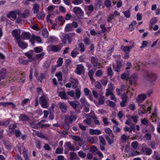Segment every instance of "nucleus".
<instances>
[{"label":"nucleus","mask_w":160,"mask_h":160,"mask_svg":"<svg viewBox=\"0 0 160 160\" xmlns=\"http://www.w3.org/2000/svg\"><path fill=\"white\" fill-rule=\"evenodd\" d=\"M144 151L145 152L146 154L148 155H150L152 152L151 149L148 148H145Z\"/></svg>","instance_id":"ea45409f"},{"label":"nucleus","mask_w":160,"mask_h":160,"mask_svg":"<svg viewBox=\"0 0 160 160\" xmlns=\"http://www.w3.org/2000/svg\"><path fill=\"white\" fill-rule=\"evenodd\" d=\"M146 98V96L144 94H140L138 95L136 99V102L139 103L142 102Z\"/></svg>","instance_id":"9b49d317"},{"label":"nucleus","mask_w":160,"mask_h":160,"mask_svg":"<svg viewBox=\"0 0 160 160\" xmlns=\"http://www.w3.org/2000/svg\"><path fill=\"white\" fill-rule=\"evenodd\" d=\"M102 95L103 94L102 92L100 93L99 94V97L98 99V102L97 103L95 101H94L95 103L97 106L98 105H102L104 103L105 98Z\"/></svg>","instance_id":"0eeeda50"},{"label":"nucleus","mask_w":160,"mask_h":160,"mask_svg":"<svg viewBox=\"0 0 160 160\" xmlns=\"http://www.w3.org/2000/svg\"><path fill=\"white\" fill-rule=\"evenodd\" d=\"M78 153L79 157L81 158H84L86 156V154L82 151H79Z\"/></svg>","instance_id":"6e6d98bb"},{"label":"nucleus","mask_w":160,"mask_h":160,"mask_svg":"<svg viewBox=\"0 0 160 160\" xmlns=\"http://www.w3.org/2000/svg\"><path fill=\"white\" fill-rule=\"evenodd\" d=\"M67 94L72 98H75L74 92L73 90L68 92H67Z\"/></svg>","instance_id":"3c124183"},{"label":"nucleus","mask_w":160,"mask_h":160,"mask_svg":"<svg viewBox=\"0 0 160 160\" xmlns=\"http://www.w3.org/2000/svg\"><path fill=\"white\" fill-rule=\"evenodd\" d=\"M102 120L103 123L106 126L109 123V122L108 121V118L105 117H102Z\"/></svg>","instance_id":"69168bd1"},{"label":"nucleus","mask_w":160,"mask_h":160,"mask_svg":"<svg viewBox=\"0 0 160 160\" xmlns=\"http://www.w3.org/2000/svg\"><path fill=\"white\" fill-rule=\"evenodd\" d=\"M91 61L92 64L95 67L99 66L101 65L100 63L98 62V59L94 57L91 58Z\"/></svg>","instance_id":"f3484780"},{"label":"nucleus","mask_w":160,"mask_h":160,"mask_svg":"<svg viewBox=\"0 0 160 160\" xmlns=\"http://www.w3.org/2000/svg\"><path fill=\"white\" fill-rule=\"evenodd\" d=\"M134 92V90L132 88H129L127 92V93L128 96L131 98Z\"/></svg>","instance_id":"cd10ccee"},{"label":"nucleus","mask_w":160,"mask_h":160,"mask_svg":"<svg viewBox=\"0 0 160 160\" xmlns=\"http://www.w3.org/2000/svg\"><path fill=\"white\" fill-rule=\"evenodd\" d=\"M20 120L22 121H29L30 119L29 117L25 114H21L19 117Z\"/></svg>","instance_id":"6ab92c4d"},{"label":"nucleus","mask_w":160,"mask_h":160,"mask_svg":"<svg viewBox=\"0 0 160 160\" xmlns=\"http://www.w3.org/2000/svg\"><path fill=\"white\" fill-rule=\"evenodd\" d=\"M6 70L4 68H2L0 70V81L4 78L6 75Z\"/></svg>","instance_id":"a211bd4d"},{"label":"nucleus","mask_w":160,"mask_h":160,"mask_svg":"<svg viewBox=\"0 0 160 160\" xmlns=\"http://www.w3.org/2000/svg\"><path fill=\"white\" fill-rule=\"evenodd\" d=\"M43 50V48L41 47H37L34 48V52L36 53H40Z\"/></svg>","instance_id":"f704fd0d"},{"label":"nucleus","mask_w":160,"mask_h":160,"mask_svg":"<svg viewBox=\"0 0 160 160\" xmlns=\"http://www.w3.org/2000/svg\"><path fill=\"white\" fill-rule=\"evenodd\" d=\"M129 88V87L127 85H122L121 88V90L122 91H124L126 90L127 91Z\"/></svg>","instance_id":"13d9d810"},{"label":"nucleus","mask_w":160,"mask_h":160,"mask_svg":"<svg viewBox=\"0 0 160 160\" xmlns=\"http://www.w3.org/2000/svg\"><path fill=\"white\" fill-rule=\"evenodd\" d=\"M57 40V38L54 37H51L48 39V42L50 43H53L54 42Z\"/></svg>","instance_id":"603ef678"},{"label":"nucleus","mask_w":160,"mask_h":160,"mask_svg":"<svg viewBox=\"0 0 160 160\" xmlns=\"http://www.w3.org/2000/svg\"><path fill=\"white\" fill-rule=\"evenodd\" d=\"M57 67H59L61 66L63 62V59L61 58H59L58 59L57 61Z\"/></svg>","instance_id":"a19ab883"},{"label":"nucleus","mask_w":160,"mask_h":160,"mask_svg":"<svg viewBox=\"0 0 160 160\" xmlns=\"http://www.w3.org/2000/svg\"><path fill=\"white\" fill-rule=\"evenodd\" d=\"M74 13L77 16L81 17L84 16V13L81 8L75 7L73 10Z\"/></svg>","instance_id":"20e7f679"},{"label":"nucleus","mask_w":160,"mask_h":160,"mask_svg":"<svg viewBox=\"0 0 160 160\" xmlns=\"http://www.w3.org/2000/svg\"><path fill=\"white\" fill-rule=\"evenodd\" d=\"M105 131L107 134L109 135L111 134L112 133V130L108 127L106 128L105 129Z\"/></svg>","instance_id":"774afa93"},{"label":"nucleus","mask_w":160,"mask_h":160,"mask_svg":"<svg viewBox=\"0 0 160 160\" xmlns=\"http://www.w3.org/2000/svg\"><path fill=\"white\" fill-rule=\"evenodd\" d=\"M130 118L132 119L133 121L134 122L136 123L138 122L139 117L137 116H132Z\"/></svg>","instance_id":"8fccbe9b"},{"label":"nucleus","mask_w":160,"mask_h":160,"mask_svg":"<svg viewBox=\"0 0 160 160\" xmlns=\"http://www.w3.org/2000/svg\"><path fill=\"white\" fill-rule=\"evenodd\" d=\"M157 22L156 18L155 17L152 18L149 22L150 24L151 25L155 24Z\"/></svg>","instance_id":"37998d69"},{"label":"nucleus","mask_w":160,"mask_h":160,"mask_svg":"<svg viewBox=\"0 0 160 160\" xmlns=\"http://www.w3.org/2000/svg\"><path fill=\"white\" fill-rule=\"evenodd\" d=\"M73 28L72 25L70 23L67 24L64 28V31L65 32H69L72 31L73 30Z\"/></svg>","instance_id":"4be33fe9"},{"label":"nucleus","mask_w":160,"mask_h":160,"mask_svg":"<svg viewBox=\"0 0 160 160\" xmlns=\"http://www.w3.org/2000/svg\"><path fill=\"white\" fill-rule=\"evenodd\" d=\"M137 78V75L135 74H133L129 78V81L132 83L135 82Z\"/></svg>","instance_id":"393cba45"},{"label":"nucleus","mask_w":160,"mask_h":160,"mask_svg":"<svg viewBox=\"0 0 160 160\" xmlns=\"http://www.w3.org/2000/svg\"><path fill=\"white\" fill-rule=\"evenodd\" d=\"M117 116L118 118L121 119L124 116V112L122 111H120L118 112Z\"/></svg>","instance_id":"052dcab7"},{"label":"nucleus","mask_w":160,"mask_h":160,"mask_svg":"<svg viewBox=\"0 0 160 160\" xmlns=\"http://www.w3.org/2000/svg\"><path fill=\"white\" fill-rule=\"evenodd\" d=\"M33 51L31 50V51L26 52L25 53V55L28 58H31L32 57L33 54Z\"/></svg>","instance_id":"79ce46f5"},{"label":"nucleus","mask_w":160,"mask_h":160,"mask_svg":"<svg viewBox=\"0 0 160 160\" xmlns=\"http://www.w3.org/2000/svg\"><path fill=\"white\" fill-rule=\"evenodd\" d=\"M58 132L60 136L63 137H66V135L68 134V132L66 131H62L61 130H59L58 131Z\"/></svg>","instance_id":"473e14b6"},{"label":"nucleus","mask_w":160,"mask_h":160,"mask_svg":"<svg viewBox=\"0 0 160 160\" xmlns=\"http://www.w3.org/2000/svg\"><path fill=\"white\" fill-rule=\"evenodd\" d=\"M78 50L81 52L85 51V48L84 44L82 43H80L78 45Z\"/></svg>","instance_id":"c85d7f7f"},{"label":"nucleus","mask_w":160,"mask_h":160,"mask_svg":"<svg viewBox=\"0 0 160 160\" xmlns=\"http://www.w3.org/2000/svg\"><path fill=\"white\" fill-rule=\"evenodd\" d=\"M69 103L74 109H76L77 105L79 104L78 102H77L69 101Z\"/></svg>","instance_id":"4c0bfd02"},{"label":"nucleus","mask_w":160,"mask_h":160,"mask_svg":"<svg viewBox=\"0 0 160 160\" xmlns=\"http://www.w3.org/2000/svg\"><path fill=\"white\" fill-rule=\"evenodd\" d=\"M94 72V70H90L88 72V76L89 77L90 79L92 80H93V74Z\"/></svg>","instance_id":"de8ad7c7"},{"label":"nucleus","mask_w":160,"mask_h":160,"mask_svg":"<svg viewBox=\"0 0 160 160\" xmlns=\"http://www.w3.org/2000/svg\"><path fill=\"white\" fill-rule=\"evenodd\" d=\"M55 76L58 78L59 81H62V75L61 72H59L58 73H56Z\"/></svg>","instance_id":"5fc2aeb1"},{"label":"nucleus","mask_w":160,"mask_h":160,"mask_svg":"<svg viewBox=\"0 0 160 160\" xmlns=\"http://www.w3.org/2000/svg\"><path fill=\"white\" fill-rule=\"evenodd\" d=\"M29 15V12L27 10H25L22 14L20 13V16L23 18H26Z\"/></svg>","instance_id":"a878e982"},{"label":"nucleus","mask_w":160,"mask_h":160,"mask_svg":"<svg viewBox=\"0 0 160 160\" xmlns=\"http://www.w3.org/2000/svg\"><path fill=\"white\" fill-rule=\"evenodd\" d=\"M124 16L127 18H129L130 15V11L129 10H127L125 12H123Z\"/></svg>","instance_id":"a18cd8bd"},{"label":"nucleus","mask_w":160,"mask_h":160,"mask_svg":"<svg viewBox=\"0 0 160 160\" xmlns=\"http://www.w3.org/2000/svg\"><path fill=\"white\" fill-rule=\"evenodd\" d=\"M59 105L61 111L63 113L66 112L67 110V106L64 103L62 102H59Z\"/></svg>","instance_id":"dca6fc26"},{"label":"nucleus","mask_w":160,"mask_h":160,"mask_svg":"<svg viewBox=\"0 0 160 160\" xmlns=\"http://www.w3.org/2000/svg\"><path fill=\"white\" fill-rule=\"evenodd\" d=\"M70 160H75L77 158V155L76 153L74 152H71L70 153Z\"/></svg>","instance_id":"bb28decb"},{"label":"nucleus","mask_w":160,"mask_h":160,"mask_svg":"<svg viewBox=\"0 0 160 160\" xmlns=\"http://www.w3.org/2000/svg\"><path fill=\"white\" fill-rule=\"evenodd\" d=\"M84 9L86 12V14L89 15L93 10L94 8L92 5H87L85 6Z\"/></svg>","instance_id":"6e6552de"},{"label":"nucleus","mask_w":160,"mask_h":160,"mask_svg":"<svg viewBox=\"0 0 160 160\" xmlns=\"http://www.w3.org/2000/svg\"><path fill=\"white\" fill-rule=\"evenodd\" d=\"M12 34L13 37L15 38L16 41L20 39L21 37V30L19 29H15L12 31Z\"/></svg>","instance_id":"7ed1b4c3"},{"label":"nucleus","mask_w":160,"mask_h":160,"mask_svg":"<svg viewBox=\"0 0 160 160\" xmlns=\"http://www.w3.org/2000/svg\"><path fill=\"white\" fill-rule=\"evenodd\" d=\"M114 18L115 17H114V14H111L107 18V21L108 22H110L112 19Z\"/></svg>","instance_id":"0e129e2a"},{"label":"nucleus","mask_w":160,"mask_h":160,"mask_svg":"<svg viewBox=\"0 0 160 160\" xmlns=\"http://www.w3.org/2000/svg\"><path fill=\"white\" fill-rule=\"evenodd\" d=\"M89 133L91 135H99L101 134L102 132L98 129H90L89 130Z\"/></svg>","instance_id":"4468645a"},{"label":"nucleus","mask_w":160,"mask_h":160,"mask_svg":"<svg viewBox=\"0 0 160 160\" xmlns=\"http://www.w3.org/2000/svg\"><path fill=\"white\" fill-rule=\"evenodd\" d=\"M81 94V92L80 90L76 89L75 91V95L77 99L79 98Z\"/></svg>","instance_id":"864d4df0"},{"label":"nucleus","mask_w":160,"mask_h":160,"mask_svg":"<svg viewBox=\"0 0 160 160\" xmlns=\"http://www.w3.org/2000/svg\"><path fill=\"white\" fill-rule=\"evenodd\" d=\"M37 135L39 137L43 139H46V138L45 136H44V135L42 134L40 132H37Z\"/></svg>","instance_id":"4d7b16f0"},{"label":"nucleus","mask_w":160,"mask_h":160,"mask_svg":"<svg viewBox=\"0 0 160 160\" xmlns=\"http://www.w3.org/2000/svg\"><path fill=\"white\" fill-rule=\"evenodd\" d=\"M78 53V51H75V50H74L71 52V56L72 57L75 58L76 57Z\"/></svg>","instance_id":"bf43d9fd"},{"label":"nucleus","mask_w":160,"mask_h":160,"mask_svg":"<svg viewBox=\"0 0 160 160\" xmlns=\"http://www.w3.org/2000/svg\"><path fill=\"white\" fill-rule=\"evenodd\" d=\"M16 42L18 43V46L22 49H24L27 47L28 44L22 41H20V39L16 41Z\"/></svg>","instance_id":"2eb2a0df"},{"label":"nucleus","mask_w":160,"mask_h":160,"mask_svg":"<svg viewBox=\"0 0 160 160\" xmlns=\"http://www.w3.org/2000/svg\"><path fill=\"white\" fill-rule=\"evenodd\" d=\"M48 101L49 99L45 94H43V95L40 97L39 103L41 106L43 108H48Z\"/></svg>","instance_id":"f257e3e1"},{"label":"nucleus","mask_w":160,"mask_h":160,"mask_svg":"<svg viewBox=\"0 0 160 160\" xmlns=\"http://www.w3.org/2000/svg\"><path fill=\"white\" fill-rule=\"evenodd\" d=\"M15 136L17 137H20L21 136V139L24 140L26 139V136L25 135H21V132L19 130H15Z\"/></svg>","instance_id":"aec40b11"},{"label":"nucleus","mask_w":160,"mask_h":160,"mask_svg":"<svg viewBox=\"0 0 160 160\" xmlns=\"http://www.w3.org/2000/svg\"><path fill=\"white\" fill-rule=\"evenodd\" d=\"M4 144L8 149H10L11 148L12 146L10 143H9L6 141H4Z\"/></svg>","instance_id":"09e8293b"},{"label":"nucleus","mask_w":160,"mask_h":160,"mask_svg":"<svg viewBox=\"0 0 160 160\" xmlns=\"http://www.w3.org/2000/svg\"><path fill=\"white\" fill-rule=\"evenodd\" d=\"M146 77L149 79V83L150 85H153L155 81L158 79L157 74L153 72H148Z\"/></svg>","instance_id":"f03ea898"},{"label":"nucleus","mask_w":160,"mask_h":160,"mask_svg":"<svg viewBox=\"0 0 160 160\" xmlns=\"http://www.w3.org/2000/svg\"><path fill=\"white\" fill-rule=\"evenodd\" d=\"M35 41H36L39 43H41L42 42V40L39 37L33 35L30 40V42L32 44H33Z\"/></svg>","instance_id":"f8f14e48"},{"label":"nucleus","mask_w":160,"mask_h":160,"mask_svg":"<svg viewBox=\"0 0 160 160\" xmlns=\"http://www.w3.org/2000/svg\"><path fill=\"white\" fill-rule=\"evenodd\" d=\"M128 97V95H127V93H124L122 96V100L127 101Z\"/></svg>","instance_id":"338daca9"},{"label":"nucleus","mask_w":160,"mask_h":160,"mask_svg":"<svg viewBox=\"0 0 160 160\" xmlns=\"http://www.w3.org/2000/svg\"><path fill=\"white\" fill-rule=\"evenodd\" d=\"M40 6L38 4H35L33 5V10H34V13H35L38 12L39 10Z\"/></svg>","instance_id":"e433bc0d"},{"label":"nucleus","mask_w":160,"mask_h":160,"mask_svg":"<svg viewBox=\"0 0 160 160\" xmlns=\"http://www.w3.org/2000/svg\"><path fill=\"white\" fill-rule=\"evenodd\" d=\"M42 34L44 38H47L48 36V32L47 29L44 28L43 29Z\"/></svg>","instance_id":"72a5a7b5"},{"label":"nucleus","mask_w":160,"mask_h":160,"mask_svg":"<svg viewBox=\"0 0 160 160\" xmlns=\"http://www.w3.org/2000/svg\"><path fill=\"white\" fill-rule=\"evenodd\" d=\"M56 7L55 6L53 5H51L49 6L48 8L47 9L48 11L50 13H51V12L53 10L55 9Z\"/></svg>","instance_id":"49530a36"},{"label":"nucleus","mask_w":160,"mask_h":160,"mask_svg":"<svg viewBox=\"0 0 160 160\" xmlns=\"http://www.w3.org/2000/svg\"><path fill=\"white\" fill-rule=\"evenodd\" d=\"M121 66L122 65H120V64H117L116 66H113V67L115 69V71L118 72H119V69Z\"/></svg>","instance_id":"e2e57ef3"},{"label":"nucleus","mask_w":160,"mask_h":160,"mask_svg":"<svg viewBox=\"0 0 160 160\" xmlns=\"http://www.w3.org/2000/svg\"><path fill=\"white\" fill-rule=\"evenodd\" d=\"M61 48V47L59 45L57 46L50 45L48 47V49L51 50L52 51L54 52L59 51Z\"/></svg>","instance_id":"1a4fd4ad"},{"label":"nucleus","mask_w":160,"mask_h":160,"mask_svg":"<svg viewBox=\"0 0 160 160\" xmlns=\"http://www.w3.org/2000/svg\"><path fill=\"white\" fill-rule=\"evenodd\" d=\"M22 35L26 39H28L30 37V34L29 33L27 32H24L22 34Z\"/></svg>","instance_id":"58836bf2"},{"label":"nucleus","mask_w":160,"mask_h":160,"mask_svg":"<svg viewBox=\"0 0 160 160\" xmlns=\"http://www.w3.org/2000/svg\"><path fill=\"white\" fill-rule=\"evenodd\" d=\"M141 124L147 126L148 124V120L145 118L141 120Z\"/></svg>","instance_id":"c9c22d12"},{"label":"nucleus","mask_w":160,"mask_h":160,"mask_svg":"<svg viewBox=\"0 0 160 160\" xmlns=\"http://www.w3.org/2000/svg\"><path fill=\"white\" fill-rule=\"evenodd\" d=\"M83 122L88 125H91L92 122V118H87L86 119L83 121Z\"/></svg>","instance_id":"7c9ffc66"},{"label":"nucleus","mask_w":160,"mask_h":160,"mask_svg":"<svg viewBox=\"0 0 160 160\" xmlns=\"http://www.w3.org/2000/svg\"><path fill=\"white\" fill-rule=\"evenodd\" d=\"M131 44H132V45L130 46H126L124 47L123 48V50L126 53H128L129 52L130 49L132 48L133 46V43L132 42H131Z\"/></svg>","instance_id":"412c9836"},{"label":"nucleus","mask_w":160,"mask_h":160,"mask_svg":"<svg viewBox=\"0 0 160 160\" xmlns=\"http://www.w3.org/2000/svg\"><path fill=\"white\" fill-rule=\"evenodd\" d=\"M20 12L18 10H17L16 11H12L10 12L8 15V18H12L15 19L17 18V15H18L20 16Z\"/></svg>","instance_id":"423d86ee"},{"label":"nucleus","mask_w":160,"mask_h":160,"mask_svg":"<svg viewBox=\"0 0 160 160\" xmlns=\"http://www.w3.org/2000/svg\"><path fill=\"white\" fill-rule=\"evenodd\" d=\"M104 4L108 8L110 7L111 5V2L109 0H106L104 2Z\"/></svg>","instance_id":"680f3d73"},{"label":"nucleus","mask_w":160,"mask_h":160,"mask_svg":"<svg viewBox=\"0 0 160 160\" xmlns=\"http://www.w3.org/2000/svg\"><path fill=\"white\" fill-rule=\"evenodd\" d=\"M45 54V52H42L40 54H37L36 55V58L37 59L41 60L43 58Z\"/></svg>","instance_id":"2f4dec72"},{"label":"nucleus","mask_w":160,"mask_h":160,"mask_svg":"<svg viewBox=\"0 0 160 160\" xmlns=\"http://www.w3.org/2000/svg\"><path fill=\"white\" fill-rule=\"evenodd\" d=\"M58 95L62 99L66 100L68 98V97L66 96V93L64 92H60L59 93Z\"/></svg>","instance_id":"5701e85b"},{"label":"nucleus","mask_w":160,"mask_h":160,"mask_svg":"<svg viewBox=\"0 0 160 160\" xmlns=\"http://www.w3.org/2000/svg\"><path fill=\"white\" fill-rule=\"evenodd\" d=\"M67 40L69 43L70 44L72 41V38L68 34H65L63 38H62V41L64 44H65L66 42V40Z\"/></svg>","instance_id":"ddd939ff"},{"label":"nucleus","mask_w":160,"mask_h":160,"mask_svg":"<svg viewBox=\"0 0 160 160\" xmlns=\"http://www.w3.org/2000/svg\"><path fill=\"white\" fill-rule=\"evenodd\" d=\"M37 17L39 19H43L44 17V13L42 12H39L38 14Z\"/></svg>","instance_id":"c03bdc74"},{"label":"nucleus","mask_w":160,"mask_h":160,"mask_svg":"<svg viewBox=\"0 0 160 160\" xmlns=\"http://www.w3.org/2000/svg\"><path fill=\"white\" fill-rule=\"evenodd\" d=\"M80 102H81L82 106H89V104L87 102L86 99L84 98H81Z\"/></svg>","instance_id":"b1692460"},{"label":"nucleus","mask_w":160,"mask_h":160,"mask_svg":"<svg viewBox=\"0 0 160 160\" xmlns=\"http://www.w3.org/2000/svg\"><path fill=\"white\" fill-rule=\"evenodd\" d=\"M84 68L82 64L78 65L75 70V72L78 75H81L84 72Z\"/></svg>","instance_id":"39448f33"},{"label":"nucleus","mask_w":160,"mask_h":160,"mask_svg":"<svg viewBox=\"0 0 160 160\" xmlns=\"http://www.w3.org/2000/svg\"><path fill=\"white\" fill-rule=\"evenodd\" d=\"M77 117L75 115L71 114L70 116H66L65 118V120L66 122L70 123H71L73 121L76 120Z\"/></svg>","instance_id":"9d476101"},{"label":"nucleus","mask_w":160,"mask_h":160,"mask_svg":"<svg viewBox=\"0 0 160 160\" xmlns=\"http://www.w3.org/2000/svg\"><path fill=\"white\" fill-rule=\"evenodd\" d=\"M19 61L20 63L23 65H27L30 61V60H24L21 58H19Z\"/></svg>","instance_id":"c756f323"}]
</instances>
